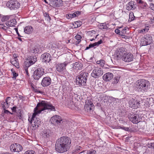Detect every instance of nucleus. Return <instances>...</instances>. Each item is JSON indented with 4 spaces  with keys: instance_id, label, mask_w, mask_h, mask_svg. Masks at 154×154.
Instances as JSON below:
<instances>
[{
    "instance_id": "58",
    "label": "nucleus",
    "mask_w": 154,
    "mask_h": 154,
    "mask_svg": "<svg viewBox=\"0 0 154 154\" xmlns=\"http://www.w3.org/2000/svg\"><path fill=\"white\" fill-rule=\"evenodd\" d=\"M90 107H87V109H85V110H87L88 112V111H91L92 110H90Z\"/></svg>"
},
{
    "instance_id": "50",
    "label": "nucleus",
    "mask_w": 154,
    "mask_h": 154,
    "mask_svg": "<svg viewBox=\"0 0 154 154\" xmlns=\"http://www.w3.org/2000/svg\"><path fill=\"white\" fill-rule=\"evenodd\" d=\"M121 128L125 131H128L129 130V129L127 127H126L124 126H122L120 127Z\"/></svg>"
},
{
    "instance_id": "57",
    "label": "nucleus",
    "mask_w": 154,
    "mask_h": 154,
    "mask_svg": "<svg viewBox=\"0 0 154 154\" xmlns=\"http://www.w3.org/2000/svg\"><path fill=\"white\" fill-rule=\"evenodd\" d=\"M82 147L81 146H76V149L77 150H80L81 149Z\"/></svg>"
},
{
    "instance_id": "34",
    "label": "nucleus",
    "mask_w": 154,
    "mask_h": 154,
    "mask_svg": "<svg viewBox=\"0 0 154 154\" xmlns=\"http://www.w3.org/2000/svg\"><path fill=\"white\" fill-rule=\"evenodd\" d=\"M135 18V17L134 16V13L133 12H131L129 14V20L130 21H131L134 20Z\"/></svg>"
},
{
    "instance_id": "29",
    "label": "nucleus",
    "mask_w": 154,
    "mask_h": 154,
    "mask_svg": "<svg viewBox=\"0 0 154 154\" xmlns=\"http://www.w3.org/2000/svg\"><path fill=\"white\" fill-rule=\"evenodd\" d=\"M82 66V65L79 62H75L74 63L73 68L74 69L78 70L81 69Z\"/></svg>"
},
{
    "instance_id": "39",
    "label": "nucleus",
    "mask_w": 154,
    "mask_h": 154,
    "mask_svg": "<svg viewBox=\"0 0 154 154\" xmlns=\"http://www.w3.org/2000/svg\"><path fill=\"white\" fill-rule=\"evenodd\" d=\"M137 0V2L138 4H139V6H142V8H143L144 6L143 5V4H144V2L142 0Z\"/></svg>"
},
{
    "instance_id": "30",
    "label": "nucleus",
    "mask_w": 154,
    "mask_h": 154,
    "mask_svg": "<svg viewBox=\"0 0 154 154\" xmlns=\"http://www.w3.org/2000/svg\"><path fill=\"white\" fill-rule=\"evenodd\" d=\"M87 34L88 35L91 37H95V38H96L98 35H96V31L94 30L88 31Z\"/></svg>"
},
{
    "instance_id": "40",
    "label": "nucleus",
    "mask_w": 154,
    "mask_h": 154,
    "mask_svg": "<svg viewBox=\"0 0 154 154\" xmlns=\"http://www.w3.org/2000/svg\"><path fill=\"white\" fill-rule=\"evenodd\" d=\"M96 152L94 150L92 149L88 151L87 154H96Z\"/></svg>"
},
{
    "instance_id": "11",
    "label": "nucleus",
    "mask_w": 154,
    "mask_h": 154,
    "mask_svg": "<svg viewBox=\"0 0 154 154\" xmlns=\"http://www.w3.org/2000/svg\"><path fill=\"white\" fill-rule=\"evenodd\" d=\"M139 102L136 99L133 98H131L129 101V106L133 109H136L139 106Z\"/></svg>"
},
{
    "instance_id": "35",
    "label": "nucleus",
    "mask_w": 154,
    "mask_h": 154,
    "mask_svg": "<svg viewBox=\"0 0 154 154\" xmlns=\"http://www.w3.org/2000/svg\"><path fill=\"white\" fill-rule=\"evenodd\" d=\"M75 38L78 40L76 42L77 44H79L81 41V36L80 35H77L75 36Z\"/></svg>"
},
{
    "instance_id": "44",
    "label": "nucleus",
    "mask_w": 154,
    "mask_h": 154,
    "mask_svg": "<svg viewBox=\"0 0 154 154\" xmlns=\"http://www.w3.org/2000/svg\"><path fill=\"white\" fill-rule=\"evenodd\" d=\"M140 45L141 46L144 45V38L143 37L140 41Z\"/></svg>"
},
{
    "instance_id": "26",
    "label": "nucleus",
    "mask_w": 154,
    "mask_h": 154,
    "mask_svg": "<svg viewBox=\"0 0 154 154\" xmlns=\"http://www.w3.org/2000/svg\"><path fill=\"white\" fill-rule=\"evenodd\" d=\"M11 64L17 68L20 67L18 60L17 58H12L11 60Z\"/></svg>"
},
{
    "instance_id": "47",
    "label": "nucleus",
    "mask_w": 154,
    "mask_h": 154,
    "mask_svg": "<svg viewBox=\"0 0 154 154\" xmlns=\"http://www.w3.org/2000/svg\"><path fill=\"white\" fill-rule=\"evenodd\" d=\"M70 97L71 98H72L73 97H76L75 96H76L77 95L75 94L74 92H72L70 94Z\"/></svg>"
},
{
    "instance_id": "20",
    "label": "nucleus",
    "mask_w": 154,
    "mask_h": 154,
    "mask_svg": "<svg viewBox=\"0 0 154 154\" xmlns=\"http://www.w3.org/2000/svg\"><path fill=\"white\" fill-rule=\"evenodd\" d=\"M80 14L81 12L80 11H77L73 13L69 14H67L66 15V17L67 18L69 19L78 16Z\"/></svg>"
},
{
    "instance_id": "2",
    "label": "nucleus",
    "mask_w": 154,
    "mask_h": 154,
    "mask_svg": "<svg viewBox=\"0 0 154 154\" xmlns=\"http://www.w3.org/2000/svg\"><path fill=\"white\" fill-rule=\"evenodd\" d=\"M71 140L67 137H62L58 139L56 141L55 148L57 152L62 153L68 151L71 145Z\"/></svg>"
},
{
    "instance_id": "21",
    "label": "nucleus",
    "mask_w": 154,
    "mask_h": 154,
    "mask_svg": "<svg viewBox=\"0 0 154 154\" xmlns=\"http://www.w3.org/2000/svg\"><path fill=\"white\" fill-rule=\"evenodd\" d=\"M94 105L92 102L90 100L87 99L85 101V109H87V107H89L90 110H92L93 107Z\"/></svg>"
},
{
    "instance_id": "51",
    "label": "nucleus",
    "mask_w": 154,
    "mask_h": 154,
    "mask_svg": "<svg viewBox=\"0 0 154 154\" xmlns=\"http://www.w3.org/2000/svg\"><path fill=\"white\" fill-rule=\"evenodd\" d=\"M149 7L152 10L154 11V4L151 3H150Z\"/></svg>"
},
{
    "instance_id": "54",
    "label": "nucleus",
    "mask_w": 154,
    "mask_h": 154,
    "mask_svg": "<svg viewBox=\"0 0 154 154\" xmlns=\"http://www.w3.org/2000/svg\"><path fill=\"white\" fill-rule=\"evenodd\" d=\"M115 32L117 34H119L120 33V30L118 29H116L115 30Z\"/></svg>"
},
{
    "instance_id": "60",
    "label": "nucleus",
    "mask_w": 154,
    "mask_h": 154,
    "mask_svg": "<svg viewBox=\"0 0 154 154\" xmlns=\"http://www.w3.org/2000/svg\"><path fill=\"white\" fill-rule=\"evenodd\" d=\"M16 106H13L12 108V110L13 111H15L16 110Z\"/></svg>"
},
{
    "instance_id": "17",
    "label": "nucleus",
    "mask_w": 154,
    "mask_h": 154,
    "mask_svg": "<svg viewBox=\"0 0 154 154\" xmlns=\"http://www.w3.org/2000/svg\"><path fill=\"white\" fill-rule=\"evenodd\" d=\"M125 49L124 48H121L119 49L116 50L115 55L117 57L118 59L122 58L123 57V54L125 53Z\"/></svg>"
},
{
    "instance_id": "55",
    "label": "nucleus",
    "mask_w": 154,
    "mask_h": 154,
    "mask_svg": "<svg viewBox=\"0 0 154 154\" xmlns=\"http://www.w3.org/2000/svg\"><path fill=\"white\" fill-rule=\"evenodd\" d=\"M149 29V26H145V32H147Z\"/></svg>"
},
{
    "instance_id": "23",
    "label": "nucleus",
    "mask_w": 154,
    "mask_h": 154,
    "mask_svg": "<svg viewBox=\"0 0 154 154\" xmlns=\"http://www.w3.org/2000/svg\"><path fill=\"white\" fill-rule=\"evenodd\" d=\"M43 137L45 138H49L51 137L52 134L50 130L48 129L44 131L43 132Z\"/></svg>"
},
{
    "instance_id": "56",
    "label": "nucleus",
    "mask_w": 154,
    "mask_h": 154,
    "mask_svg": "<svg viewBox=\"0 0 154 154\" xmlns=\"http://www.w3.org/2000/svg\"><path fill=\"white\" fill-rule=\"evenodd\" d=\"M17 55L16 54H14L13 55V57L12 58H17Z\"/></svg>"
},
{
    "instance_id": "14",
    "label": "nucleus",
    "mask_w": 154,
    "mask_h": 154,
    "mask_svg": "<svg viewBox=\"0 0 154 154\" xmlns=\"http://www.w3.org/2000/svg\"><path fill=\"white\" fill-rule=\"evenodd\" d=\"M41 57L43 62L50 64L51 57L49 53H45L43 54L41 56Z\"/></svg>"
},
{
    "instance_id": "45",
    "label": "nucleus",
    "mask_w": 154,
    "mask_h": 154,
    "mask_svg": "<svg viewBox=\"0 0 154 154\" xmlns=\"http://www.w3.org/2000/svg\"><path fill=\"white\" fill-rule=\"evenodd\" d=\"M128 30V28L127 27H125L123 29L122 31L121 32L123 34H126V30Z\"/></svg>"
},
{
    "instance_id": "43",
    "label": "nucleus",
    "mask_w": 154,
    "mask_h": 154,
    "mask_svg": "<svg viewBox=\"0 0 154 154\" xmlns=\"http://www.w3.org/2000/svg\"><path fill=\"white\" fill-rule=\"evenodd\" d=\"M24 154H35L34 151L32 150L26 151Z\"/></svg>"
},
{
    "instance_id": "64",
    "label": "nucleus",
    "mask_w": 154,
    "mask_h": 154,
    "mask_svg": "<svg viewBox=\"0 0 154 154\" xmlns=\"http://www.w3.org/2000/svg\"><path fill=\"white\" fill-rule=\"evenodd\" d=\"M2 154H11V153H9V152H6L3 153H2Z\"/></svg>"
},
{
    "instance_id": "12",
    "label": "nucleus",
    "mask_w": 154,
    "mask_h": 154,
    "mask_svg": "<svg viewBox=\"0 0 154 154\" xmlns=\"http://www.w3.org/2000/svg\"><path fill=\"white\" fill-rule=\"evenodd\" d=\"M11 151L12 152H19L23 149L22 146L18 143H14L11 144L10 147Z\"/></svg>"
},
{
    "instance_id": "49",
    "label": "nucleus",
    "mask_w": 154,
    "mask_h": 154,
    "mask_svg": "<svg viewBox=\"0 0 154 154\" xmlns=\"http://www.w3.org/2000/svg\"><path fill=\"white\" fill-rule=\"evenodd\" d=\"M44 16L45 17L48 18L49 20H51V17L49 16V14L48 13H45L44 14Z\"/></svg>"
},
{
    "instance_id": "15",
    "label": "nucleus",
    "mask_w": 154,
    "mask_h": 154,
    "mask_svg": "<svg viewBox=\"0 0 154 154\" xmlns=\"http://www.w3.org/2000/svg\"><path fill=\"white\" fill-rule=\"evenodd\" d=\"M51 79L50 77H46L43 79L41 84L44 87L48 86L51 84Z\"/></svg>"
},
{
    "instance_id": "48",
    "label": "nucleus",
    "mask_w": 154,
    "mask_h": 154,
    "mask_svg": "<svg viewBox=\"0 0 154 154\" xmlns=\"http://www.w3.org/2000/svg\"><path fill=\"white\" fill-rule=\"evenodd\" d=\"M0 28L5 30H6L7 29V27L6 26H5L3 25H0Z\"/></svg>"
},
{
    "instance_id": "4",
    "label": "nucleus",
    "mask_w": 154,
    "mask_h": 154,
    "mask_svg": "<svg viewBox=\"0 0 154 154\" xmlns=\"http://www.w3.org/2000/svg\"><path fill=\"white\" fill-rule=\"evenodd\" d=\"M44 69L42 67H38L34 72L33 77L35 80H38L45 73Z\"/></svg>"
},
{
    "instance_id": "1",
    "label": "nucleus",
    "mask_w": 154,
    "mask_h": 154,
    "mask_svg": "<svg viewBox=\"0 0 154 154\" xmlns=\"http://www.w3.org/2000/svg\"><path fill=\"white\" fill-rule=\"evenodd\" d=\"M50 109L52 110H55L54 107L51 104L46 101H42L38 103L36 106L34 108V113L32 116L30 123L32 125L31 128L32 130L37 128L41 123V121L38 118H36V116L45 110Z\"/></svg>"
},
{
    "instance_id": "18",
    "label": "nucleus",
    "mask_w": 154,
    "mask_h": 154,
    "mask_svg": "<svg viewBox=\"0 0 154 154\" xmlns=\"http://www.w3.org/2000/svg\"><path fill=\"white\" fill-rule=\"evenodd\" d=\"M113 75L112 73L107 72L103 75V78L105 81H109L113 78Z\"/></svg>"
},
{
    "instance_id": "10",
    "label": "nucleus",
    "mask_w": 154,
    "mask_h": 154,
    "mask_svg": "<svg viewBox=\"0 0 154 154\" xmlns=\"http://www.w3.org/2000/svg\"><path fill=\"white\" fill-rule=\"evenodd\" d=\"M50 121L54 125L59 124L63 122L62 118L60 116L55 115L52 117Z\"/></svg>"
},
{
    "instance_id": "13",
    "label": "nucleus",
    "mask_w": 154,
    "mask_h": 154,
    "mask_svg": "<svg viewBox=\"0 0 154 154\" xmlns=\"http://www.w3.org/2000/svg\"><path fill=\"white\" fill-rule=\"evenodd\" d=\"M133 56L130 53H127L125 52L123 54L122 60L125 62H130L132 61L133 60Z\"/></svg>"
},
{
    "instance_id": "7",
    "label": "nucleus",
    "mask_w": 154,
    "mask_h": 154,
    "mask_svg": "<svg viewBox=\"0 0 154 154\" xmlns=\"http://www.w3.org/2000/svg\"><path fill=\"white\" fill-rule=\"evenodd\" d=\"M103 73V71L100 68L95 67L91 73V75L94 78H98L102 75Z\"/></svg>"
},
{
    "instance_id": "53",
    "label": "nucleus",
    "mask_w": 154,
    "mask_h": 154,
    "mask_svg": "<svg viewBox=\"0 0 154 154\" xmlns=\"http://www.w3.org/2000/svg\"><path fill=\"white\" fill-rule=\"evenodd\" d=\"M25 73L27 75H29V73L28 72V68H25Z\"/></svg>"
},
{
    "instance_id": "24",
    "label": "nucleus",
    "mask_w": 154,
    "mask_h": 154,
    "mask_svg": "<svg viewBox=\"0 0 154 154\" xmlns=\"http://www.w3.org/2000/svg\"><path fill=\"white\" fill-rule=\"evenodd\" d=\"M24 32L27 34H30L33 31V28L31 26H26L24 29Z\"/></svg>"
},
{
    "instance_id": "52",
    "label": "nucleus",
    "mask_w": 154,
    "mask_h": 154,
    "mask_svg": "<svg viewBox=\"0 0 154 154\" xmlns=\"http://www.w3.org/2000/svg\"><path fill=\"white\" fill-rule=\"evenodd\" d=\"M62 3V0H57V3L59 5V7H60V5Z\"/></svg>"
},
{
    "instance_id": "36",
    "label": "nucleus",
    "mask_w": 154,
    "mask_h": 154,
    "mask_svg": "<svg viewBox=\"0 0 154 154\" xmlns=\"http://www.w3.org/2000/svg\"><path fill=\"white\" fill-rule=\"evenodd\" d=\"M150 84L149 82L146 80H145V90H147L149 88Z\"/></svg>"
},
{
    "instance_id": "9",
    "label": "nucleus",
    "mask_w": 154,
    "mask_h": 154,
    "mask_svg": "<svg viewBox=\"0 0 154 154\" xmlns=\"http://www.w3.org/2000/svg\"><path fill=\"white\" fill-rule=\"evenodd\" d=\"M128 118L133 123L137 124L140 122L138 115L132 112L129 113Z\"/></svg>"
},
{
    "instance_id": "42",
    "label": "nucleus",
    "mask_w": 154,
    "mask_h": 154,
    "mask_svg": "<svg viewBox=\"0 0 154 154\" xmlns=\"http://www.w3.org/2000/svg\"><path fill=\"white\" fill-rule=\"evenodd\" d=\"M102 42V40H100L99 41L97 42H95L94 43V46H98L99 45L101 44Z\"/></svg>"
},
{
    "instance_id": "8",
    "label": "nucleus",
    "mask_w": 154,
    "mask_h": 154,
    "mask_svg": "<svg viewBox=\"0 0 154 154\" xmlns=\"http://www.w3.org/2000/svg\"><path fill=\"white\" fill-rule=\"evenodd\" d=\"M37 61V58L35 56H31L27 59L24 62L25 68H28L32 65L34 64Z\"/></svg>"
},
{
    "instance_id": "16",
    "label": "nucleus",
    "mask_w": 154,
    "mask_h": 154,
    "mask_svg": "<svg viewBox=\"0 0 154 154\" xmlns=\"http://www.w3.org/2000/svg\"><path fill=\"white\" fill-rule=\"evenodd\" d=\"M68 64V63L65 62L63 63H59L56 66L57 70L59 72H61L66 69V66Z\"/></svg>"
},
{
    "instance_id": "25",
    "label": "nucleus",
    "mask_w": 154,
    "mask_h": 154,
    "mask_svg": "<svg viewBox=\"0 0 154 154\" xmlns=\"http://www.w3.org/2000/svg\"><path fill=\"white\" fill-rule=\"evenodd\" d=\"M135 8L136 6L133 2H129L126 6V9L128 10L134 9Z\"/></svg>"
},
{
    "instance_id": "19",
    "label": "nucleus",
    "mask_w": 154,
    "mask_h": 154,
    "mask_svg": "<svg viewBox=\"0 0 154 154\" xmlns=\"http://www.w3.org/2000/svg\"><path fill=\"white\" fill-rule=\"evenodd\" d=\"M152 39L151 35L149 34H147L145 37V43L146 45H149L152 42Z\"/></svg>"
},
{
    "instance_id": "31",
    "label": "nucleus",
    "mask_w": 154,
    "mask_h": 154,
    "mask_svg": "<svg viewBox=\"0 0 154 154\" xmlns=\"http://www.w3.org/2000/svg\"><path fill=\"white\" fill-rule=\"evenodd\" d=\"M10 98V97H7V99L5 100V102H4L3 104H2L3 107L4 109H7L9 105L8 104V99Z\"/></svg>"
},
{
    "instance_id": "46",
    "label": "nucleus",
    "mask_w": 154,
    "mask_h": 154,
    "mask_svg": "<svg viewBox=\"0 0 154 154\" xmlns=\"http://www.w3.org/2000/svg\"><path fill=\"white\" fill-rule=\"evenodd\" d=\"M147 146L149 148H153V143H148L147 144Z\"/></svg>"
},
{
    "instance_id": "3",
    "label": "nucleus",
    "mask_w": 154,
    "mask_h": 154,
    "mask_svg": "<svg viewBox=\"0 0 154 154\" xmlns=\"http://www.w3.org/2000/svg\"><path fill=\"white\" fill-rule=\"evenodd\" d=\"M88 75L87 72L82 71L79 73V75L76 79V84L79 86H85L86 85L87 77Z\"/></svg>"
},
{
    "instance_id": "28",
    "label": "nucleus",
    "mask_w": 154,
    "mask_h": 154,
    "mask_svg": "<svg viewBox=\"0 0 154 154\" xmlns=\"http://www.w3.org/2000/svg\"><path fill=\"white\" fill-rule=\"evenodd\" d=\"M58 4L57 3V0H51L49 4L50 6L54 8L59 7Z\"/></svg>"
},
{
    "instance_id": "5",
    "label": "nucleus",
    "mask_w": 154,
    "mask_h": 154,
    "mask_svg": "<svg viewBox=\"0 0 154 154\" xmlns=\"http://www.w3.org/2000/svg\"><path fill=\"white\" fill-rule=\"evenodd\" d=\"M144 87V80L143 79L138 80L133 85V88L136 91H141Z\"/></svg>"
},
{
    "instance_id": "32",
    "label": "nucleus",
    "mask_w": 154,
    "mask_h": 154,
    "mask_svg": "<svg viewBox=\"0 0 154 154\" xmlns=\"http://www.w3.org/2000/svg\"><path fill=\"white\" fill-rule=\"evenodd\" d=\"M105 61L103 60H100L96 62L97 64L100 65L101 67H103L105 64Z\"/></svg>"
},
{
    "instance_id": "41",
    "label": "nucleus",
    "mask_w": 154,
    "mask_h": 154,
    "mask_svg": "<svg viewBox=\"0 0 154 154\" xmlns=\"http://www.w3.org/2000/svg\"><path fill=\"white\" fill-rule=\"evenodd\" d=\"M39 51V48L36 47L34 48L33 50L32 51V52L33 53H37Z\"/></svg>"
},
{
    "instance_id": "27",
    "label": "nucleus",
    "mask_w": 154,
    "mask_h": 154,
    "mask_svg": "<svg viewBox=\"0 0 154 154\" xmlns=\"http://www.w3.org/2000/svg\"><path fill=\"white\" fill-rule=\"evenodd\" d=\"M98 26L101 29L107 30L108 28V25L106 23H100L98 25Z\"/></svg>"
},
{
    "instance_id": "6",
    "label": "nucleus",
    "mask_w": 154,
    "mask_h": 154,
    "mask_svg": "<svg viewBox=\"0 0 154 154\" xmlns=\"http://www.w3.org/2000/svg\"><path fill=\"white\" fill-rule=\"evenodd\" d=\"M20 5V4L16 0H11L6 4L7 7L11 9H17Z\"/></svg>"
},
{
    "instance_id": "63",
    "label": "nucleus",
    "mask_w": 154,
    "mask_h": 154,
    "mask_svg": "<svg viewBox=\"0 0 154 154\" xmlns=\"http://www.w3.org/2000/svg\"><path fill=\"white\" fill-rule=\"evenodd\" d=\"M143 31H144V29H143L141 31H140V32L142 33V32H143Z\"/></svg>"
},
{
    "instance_id": "59",
    "label": "nucleus",
    "mask_w": 154,
    "mask_h": 154,
    "mask_svg": "<svg viewBox=\"0 0 154 154\" xmlns=\"http://www.w3.org/2000/svg\"><path fill=\"white\" fill-rule=\"evenodd\" d=\"M89 47H90V48H92L93 47H94V44H91L90 45H89Z\"/></svg>"
},
{
    "instance_id": "61",
    "label": "nucleus",
    "mask_w": 154,
    "mask_h": 154,
    "mask_svg": "<svg viewBox=\"0 0 154 154\" xmlns=\"http://www.w3.org/2000/svg\"><path fill=\"white\" fill-rule=\"evenodd\" d=\"M4 112L5 113H8V112H9L8 111V110H4Z\"/></svg>"
},
{
    "instance_id": "33",
    "label": "nucleus",
    "mask_w": 154,
    "mask_h": 154,
    "mask_svg": "<svg viewBox=\"0 0 154 154\" xmlns=\"http://www.w3.org/2000/svg\"><path fill=\"white\" fill-rule=\"evenodd\" d=\"M11 70L13 75L12 78L15 79L16 77L18 76V74L15 72L13 69H11Z\"/></svg>"
},
{
    "instance_id": "38",
    "label": "nucleus",
    "mask_w": 154,
    "mask_h": 154,
    "mask_svg": "<svg viewBox=\"0 0 154 154\" xmlns=\"http://www.w3.org/2000/svg\"><path fill=\"white\" fill-rule=\"evenodd\" d=\"M82 24V23L79 21H77L75 22L74 25L75 28H77L80 27Z\"/></svg>"
},
{
    "instance_id": "37",
    "label": "nucleus",
    "mask_w": 154,
    "mask_h": 154,
    "mask_svg": "<svg viewBox=\"0 0 154 154\" xmlns=\"http://www.w3.org/2000/svg\"><path fill=\"white\" fill-rule=\"evenodd\" d=\"M120 79V77L117 76L115 77L114 79V81L113 82L114 84H116L119 82Z\"/></svg>"
},
{
    "instance_id": "22",
    "label": "nucleus",
    "mask_w": 154,
    "mask_h": 154,
    "mask_svg": "<svg viewBox=\"0 0 154 154\" xmlns=\"http://www.w3.org/2000/svg\"><path fill=\"white\" fill-rule=\"evenodd\" d=\"M6 24L8 27L15 26L17 24V21L15 19H12L6 23Z\"/></svg>"
},
{
    "instance_id": "62",
    "label": "nucleus",
    "mask_w": 154,
    "mask_h": 154,
    "mask_svg": "<svg viewBox=\"0 0 154 154\" xmlns=\"http://www.w3.org/2000/svg\"><path fill=\"white\" fill-rule=\"evenodd\" d=\"M91 48L90 47H89V45L88 47H87L86 48V50H88L89 49V48Z\"/></svg>"
}]
</instances>
